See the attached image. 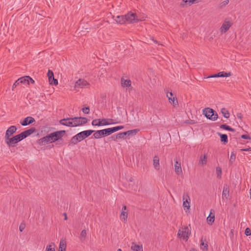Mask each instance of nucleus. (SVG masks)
<instances>
[{
	"label": "nucleus",
	"instance_id": "49",
	"mask_svg": "<svg viewBox=\"0 0 251 251\" xmlns=\"http://www.w3.org/2000/svg\"><path fill=\"white\" fill-rule=\"evenodd\" d=\"M183 227H182L181 229H179L178 231L177 236L180 238H182L183 235Z\"/></svg>",
	"mask_w": 251,
	"mask_h": 251
},
{
	"label": "nucleus",
	"instance_id": "50",
	"mask_svg": "<svg viewBox=\"0 0 251 251\" xmlns=\"http://www.w3.org/2000/svg\"><path fill=\"white\" fill-rule=\"evenodd\" d=\"M20 84V81H19V79H18V80H17L15 83L13 84V86H12V90H14V89L16 87V86L18 85H19Z\"/></svg>",
	"mask_w": 251,
	"mask_h": 251
},
{
	"label": "nucleus",
	"instance_id": "11",
	"mask_svg": "<svg viewBox=\"0 0 251 251\" xmlns=\"http://www.w3.org/2000/svg\"><path fill=\"white\" fill-rule=\"evenodd\" d=\"M183 206L189 209L190 207V198L188 193H184L183 195Z\"/></svg>",
	"mask_w": 251,
	"mask_h": 251
},
{
	"label": "nucleus",
	"instance_id": "37",
	"mask_svg": "<svg viewBox=\"0 0 251 251\" xmlns=\"http://www.w3.org/2000/svg\"><path fill=\"white\" fill-rule=\"evenodd\" d=\"M236 158V154L232 151L231 153L230 159H229V162L231 164H232L233 162L235 161Z\"/></svg>",
	"mask_w": 251,
	"mask_h": 251
},
{
	"label": "nucleus",
	"instance_id": "57",
	"mask_svg": "<svg viewBox=\"0 0 251 251\" xmlns=\"http://www.w3.org/2000/svg\"><path fill=\"white\" fill-rule=\"evenodd\" d=\"M213 214H215L214 210L212 209L210 210V214L209 215H213Z\"/></svg>",
	"mask_w": 251,
	"mask_h": 251
},
{
	"label": "nucleus",
	"instance_id": "58",
	"mask_svg": "<svg viewBox=\"0 0 251 251\" xmlns=\"http://www.w3.org/2000/svg\"><path fill=\"white\" fill-rule=\"evenodd\" d=\"M63 215L64 216V220H67V214L66 213H64L63 214Z\"/></svg>",
	"mask_w": 251,
	"mask_h": 251
},
{
	"label": "nucleus",
	"instance_id": "63",
	"mask_svg": "<svg viewBox=\"0 0 251 251\" xmlns=\"http://www.w3.org/2000/svg\"><path fill=\"white\" fill-rule=\"evenodd\" d=\"M58 251H66V250H63L62 249L59 250Z\"/></svg>",
	"mask_w": 251,
	"mask_h": 251
},
{
	"label": "nucleus",
	"instance_id": "36",
	"mask_svg": "<svg viewBox=\"0 0 251 251\" xmlns=\"http://www.w3.org/2000/svg\"><path fill=\"white\" fill-rule=\"evenodd\" d=\"M126 135V132H121L116 134V136H117V139H125Z\"/></svg>",
	"mask_w": 251,
	"mask_h": 251
},
{
	"label": "nucleus",
	"instance_id": "9",
	"mask_svg": "<svg viewBox=\"0 0 251 251\" xmlns=\"http://www.w3.org/2000/svg\"><path fill=\"white\" fill-rule=\"evenodd\" d=\"M231 73L229 72H220L217 74H215L212 75H211L208 76L207 78H214V77H229L231 75Z\"/></svg>",
	"mask_w": 251,
	"mask_h": 251
},
{
	"label": "nucleus",
	"instance_id": "56",
	"mask_svg": "<svg viewBox=\"0 0 251 251\" xmlns=\"http://www.w3.org/2000/svg\"><path fill=\"white\" fill-rule=\"evenodd\" d=\"M126 210H127L126 206V205L123 206L122 209V211H127Z\"/></svg>",
	"mask_w": 251,
	"mask_h": 251
},
{
	"label": "nucleus",
	"instance_id": "22",
	"mask_svg": "<svg viewBox=\"0 0 251 251\" xmlns=\"http://www.w3.org/2000/svg\"><path fill=\"white\" fill-rule=\"evenodd\" d=\"M71 120L73 122L74 127L81 126L79 117H74L71 118Z\"/></svg>",
	"mask_w": 251,
	"mask_h": 251
},
{
	"label": "nucleus",
	"instance_id": "64",
	"mask_svg": "<svg viewBox=\"0 0 251 251\" xmlns=\"http://www.w3.org/2000/svg\"><path fill=\"white\" fill-rule=\"evenodd\" d=\"M117 251H122V250L121 249H119Z\"/></svg>",
	"mask_w": 251,
	"mask_h": 251
},
{
	"label": "nucleus",
	"instance_id": "7",
	"mask_svg": "<svg viewBox=\"0 0 251 251\" xmlns=\"http://www.w3.org/2000/svg\"><path fill=\"white\" fill-rule=\"evenodd\" d=\"M233 23L231 21L228 20L226 19L222 24L221 27V30L222 32H226L229 28L232 26Z\"/></svg>",
	"mask_w": 251,
	"mask_h": 251
},
{
	"label": "nucleus",
	"instance_id": "30",
	"mask_svg": "<svg viewBox=\"0 0 251 251\" xmlns=\"http://www.w3.org/2000/svg\"><path fill=\"white\" fill-rule=\"evenodd\" d=\"M215 221V214H213V215H209L207 218V223L211 225Z\"/></svg>",
	"mask_w": 251,
	"mask_h": 251
},
{
	"label": "nucleus",
	"instance_id": "31",
	"mask_svg": "<svg viewBox=\"0 0 251 251\" xmlns=\"http://www.w3.org/2000/svg\"><path fill=\"white\" fill-rule=\"evenodd\" d=\"M92 125L93 126H102V124L100 122V119L93 120L92 122Z\"/></svg>",
	"mask_w": 251,
	"mask_h": 251
},
{
	"label": "nucleus",
	"instance_id": "39",
	"mask_svg": "<svg viewBox=\"0 0 251 251\" xmlns=\"http://www.w3.org/2000/svg\"><path fill=\"white\" fill-rule=\"evenodd\" d=\"M19 79L20 84H22V83H23V84L27 83V84L28 80H27V78H25V76L21 77L20 78H19Z\"/></svg>",
	"mask_w": 251,
	"mask_h": 251
},
{
	"label": "nucleus",
	"instance_id": "3",
	"mask_svg": "<svg viewBox=\"0 0 251 251\" xmlns=\"http://www.w3.org/2000/svg\"><path fill=\"white\" fill-rule=\"evenodd\" d=\"M94 130L92 129H88L81 131L71 138L70 140V143L73 145H75L78 142H79L90 136L93 132H94Z\"/></svg>",
	"mask_w": 251,
	"mask_h": 251
},
{
	"label": "nucleus",
	"instance_id": "8",
	"mask_svg": "<svg viewBox=\"0 0 251 251\" xmlns=\"http://www.w3.org/2000/svg\"><path fill=\"white\" fill-rule=\"evenodd\" d=\"M47 76L50 84L54 85H57L58 84V80L57 79L54 78V74L51 70H48Z\"/></svg>",
	"mask_w": 251,
	"mask_h": 251
},
{
	"label": "nucleus",
	"instance_id": "38",
	"mask_svg": "<svg viewBox=\"0 0 251 251\" xmlns=\"http://www.w3.org/2000/svg\"><path fill=\"white\" fill-rule=\"evenodd\" d=\"M80 117V124L81 126L86 124L88 122V119L86 117Z\"/></svg>",
	"mask_w": 251,
	"mask_h": 251
},
{
	"label": "nucleus",
	"instance_id": "42",
	"mask_svg": "<svg viewBox=\"0 0 251 251\" xmlns=\"http://www.w3.org/2000/svg\"><path fill=\"white\" fill-rule=\"evenodd\" d=\"M86 235H87L86 230L85 229L82 230L80 233V238H81L80 239L82 240L81 238H83V239H84L86 238Z\"/></svg>",
	"mask_w": 251,
	"mask_h": 251
},
{
	"label": "nucleus",
	"instance_id": "44",
	"mask_svg": "<svg viewBox=\"0 0 251 251\" xmlns=\"http://www.w3.org/2000/svg\"><path fill=\"white\" fill-rule=\"evenodd\" d=\"M110 129L111 134L120 130L118 126L110 127Z\"/></svg>",
	"mask_w": 251,
	"mask_h": 251
},
{
	"label": "nucleus",
	"instance_id": "52",
	"mask_svg": "<svg viewBox=\"0 0 251 251\" xmlns=\"http://www.w3.org/2000/svg\"><path fill=\"white\" fill-rule=\"evenodd\" d=\"M187 2L189 3L188 0H182V2L180 3V5L182 7H184Z\"/></svg>",
	"mask_w": 251,
	"mask_h": 251
},
{
	"label": "nucleus",
	"instance_id": "33",
	"mask_svg": "<svg viewBox=\"0 0 251 251\" xmlns=\"http://www.w3.org/2000/svg\"><path fill=\"white\" fill-rule=\"evenodd\" d=\"M127 215L128 214L127 211H122L120 215V218L122 220H124V221H126Z\"/></svg>",
	"mask_w": 251,
	"mask_h": 251
},
{
	"label": "nucleus",
	"instance_id": "34",
	"mask_svg": "<svg viewBox=\"0 0 251 251\" xmlns=\"http://www.w3.org/2000/svg\"><path fill=\"white\" fill-rule=\"evenodd\" d=\"M46 251H55V244L52 243L50 245L47 246Z\"/></svg>",
	"mask_w": 251,
	"mask_h": 251
},
{
	"label": "nucleus",
	"instance_id": "41",
	"mask_svg": "<svg viewBox=\"0 0 251 251\" xmlns=\"http://www.w3.org/2000/svg\"><path fill=\"white\" fill-rule=\"evenodd\" d=\"M228 3L229 0H226L220 4L219 7L220 8H223V7H225L226 5H227Z\"/></svg>",
	"mask_w": 251,
	"mask_h": 251
},
{
	"label": "nucleus",
	"instance_id": "28",
	"mask_svg": "<svg viewBox=\"0 0 251 251\" xmlns=\"http://www.w3.org/2000/svg\"><path fill=\"white\" fill-rule=\"evenodd\" d=\"M220 127L221 129L228 130L230 131H232V132L235 131V129L231 128L230 126H229L226 124H223V125H220Z\"/></svg>",
	"mask_w": 251,
	"mask_h": 251
},
{
	"label": "nucleus",
	"instance_id": "59",
	"mask_svg": "<svg viewBox=\"0 0 251 251\" xmlns=\"http://www.w3.org/2000/svg\"><path fill=\"white\" fill-rule=\"evenodd\" d=\"M119 126V128L120 130L123 129L124 127V126Z\"/></svg>",
	"mask_w": 251,
	"mask_h": 251
},
{
	"label": "nucleus",
	"instance_id": "16",
	"mask_svg": "<svg viewBox=\"0 0 251 251\" xmlns=\"http://www.w3.org/2000/svg\"><path fill=\"white\" fill-rule=\"evenodd\" d=\"M89 85L90 84L86 80L83 79H79L75 82V88H83Z\"/></svg>",
	"mask_w": 251,
	"mask_h": 251
},
{
	"label": "nucleus",
	"instance_id": "4",
	"mask_svg": "<svg viewBox=\"0 0 251 251\" xmlns=\"http://www.w3.org/2000/svg\"><path fill=\"white\" fill-rule=\"evenodd\" d=\"M202 114L208 119L215 121L218 118L217 112L213 109L207 107L203 109Z\"/></svg>",
	"mask_w": 251,
	"mask_h": 251
},
{
	"label": "nucleus",
	"instance_id": "32",
	"mask_svg": "<svg viewBox=\"0 0 251 251\" xmlns=\"http://www.w3.org/2000/svg\"><path fill=\"white\" fill-rule=\"evenodd\" d=\"M139 131L138 129H135L133 130H128L127 131H126L127 136H132L133 135H135L137 132Z\"/></svg>",
	"mask_w": 251,
	"mask_h": 251
},
{
	"label": "nucleus",
	"instance_id": "61",
	"mask_svg": "<svg viewBox=\"0 0 251 251\" xmlns=\"http://www.w3.org/2000/svg\"><path fill=\"white\" fill-rule=\"evenodd\" d=\"M250 199H251V189H250Z\"/></svg>",
	"mask_w": 251,
	"mask_h": 251
},
{
	"label": "nucleus",
	"instance_id": "27",
	"mask_svg": "<svg viewBox=\"0 0 251 251\" xmlns=\"http://www.w3.org/2000/svg\"><path fill=\"white\" fill-rule=\"evenodd\" d=\"M207 154H204L203 156L201 155L200 156L199 163L201 164L202 165H204L207 163Z\"/></svg>",
	"mask_w": 251,
	"mask_h": 251
},
{
	"label": "nucleus",
	"instance_id": "21",
	"mask_svg": "<svg viewBox=\"0 0 251 251\" xmlns=\"http://www.w3.org/2000/svg\"><path fill=\"white\" fill-rule=\"evenodd\" d=\"M153 167L156 170H158L160 168L159 158L157 155H155L153 159Z\"/></svg>",
	"mask_w": 251,
	"mask_h": 251
},
{
	"label": "nucleus",
	"instance_id": "62",
	"mask_svg": "<svg viewBox=\"0 0 251 251\" xmlns=\"http://www.w3.org/2000/svg\"><path fill=\"white\" fill-rule=\"evenodd\" d=\"M133 180V179L132 177H131V178L129 179V181H130V182H132Z\"/></svg>",
	"mask_w": 251,
	"mask_h": 251
},
{
	"label": "nucleus",
	"instance_id": "1",
	"mask_svg": "<svg viewBox=\"0 0 251 251\" xmlns=\"http://www.w3.org/2000/svg\"><path fill=\"white\" fill-rule=\"evenodd\" d=\"M65 133L66 131L64 130L53 132L38 140V143L41 146H43L50 142L58 141L57 144H61L62 143L60 142V141L63 142L62 138Z\"/></svg>",
	"mask_w": 251,
	"mask_h": 251
},
{
	"label": "nucleus",
	"instance_id": "10",
	"mask_svg": "<svg viewBox=\"0 0 251 251\" xmlns=\"http://www.w3.org/2000/svg\"><path fill=\"white\" fill-rule=\"evenodd\" d=\"M35 131L36 128L34 127H32L27 130L23 131L20 133V135L23 140L28 136L30 135L31 134L33 133Z\"/></svg>",
	"mask_w": 251,
	"mask_h": 251
},
{
	"label": "nucleus",
	"instance_id": "24",
	"mask_svg": "<svg viewBox=\"0 0 251 251\" xmlns=\"http://www.w3.org/2000/svg\"><path fill=\"white\" fill-rule=\"evenodd\" d=\"M200 248L203 251L208 250V245L206 243V239H204V240L203 238L201 239V241Z\"/></svg>",
	"mask_w": 251,
	"mask_h": 251
},
{
	"label": "nucleus",
	"instance_id": "14",
	"mask_svg": "<svg viewBox=\"0 0 251 251\" xmlns=\"http://www.w3.org/2000/svg\"><path fill=\"white\" fill-rule=\"evenodd\" d=\"M167 97L171 104H173L174 106L178 104L177 99L176 97H173V94L172 92H167Z\"/></svg>",
	"mask_w": 251,
	"mask_h": 251
},
{
	"label": "nucleus",
	"instance_id": "17",
	"mask_svg": "<svg viewBox=\"0 0 251 251\" xmlns=\"http://www.w3.org/2000/svg\"><path fill=\"white\" fill-rule=\"evenodd\" d=\"M183 235L182 238L186 241L188 240L189 236L191 234V231L189 230L187 226H184L183 228Z\"/></svg>",
	"mask_w": 251,
	"mask_h": 251
},
{
	"label": "nucleus",
	"instance_id": "18",
	"mask_svg": "<svg viewBox=\"0 0 251 251\" xmlns=\"http://www.w3.org/2000/svg\"><path fill=\"white\" fill-rule=\"evenodd\" d=\"M100 122L102 124V126L119 123V122H114L113 119L105 118L100 119Z\"/></svg>",
	"mask_w": 251,
	"mask_h": 251
},
{
	"label": "nucleus",
	"instance_id": "29",
	"mask_svg": "<svg viewBox=\"0 0 251 251\" xmlns=\"http://www.w3.org/2000/svg\"><path fill=\"white\" fill-rule=\"evenodd\" d=\"M221 113H222L223 116L225 118H228L230 116V114L229 111L226 109L225 108H223L221 109Z\"/></svg>",
	"mask_w": 251,
	"mask_h": 251
},
{
	"label": "nucleus",
	"instance_id": "51",
	"mask_svg": "<svg viewBox=\"0 0 251 251\" xmlns=\"http://www.w3.org/2000/svg\"><path fill=\"white\" fill-rule=\"evenodd\" d=\"M25 225L24 223H21L19 226V230L21 232H22L25 228Z\"/></svg>",
	"mask_w": 251,
	"mask_h": 251
},
{
	"label": "nucleus",
	"instance_id": "46",
	"mask_svg": "<svg viewBox=\"0 0 251 251\" xmlns=\"http://www.w3.org/2000/svg\"><path fill=\"white\" fill-rule=\"evenodd\" d=\"M25 78H27V80H28L27 84H29L30 82L32 84H34L35 83L34 80L31 77H30L29 76L26 75Z\"/></svg>",
	"mask_w": 251,
	"mask_h": 251
},
{
	"label": "nucleus",
	"instance_id": "26",
	"mask_svg": "<svg viewBox=\"0 0 251 251\" xmlns=\"http://www.w3.org/2000/svg\"><path fill=\"white\" fill-rule=\"evenodd\" d=\"M121 84L123 87H128L131 86V82L129 79H121Z\"/></svg>",
	"mask_w": 251,
	"mask_h": 251
},
{
	"label": "nucleus",
	"instance_id": "47",
	"mask_svg": "<svg viewBox=\"0 0 251 251\" xmlns=\"http://www.w3.org/2000/svg\"><path fill=\"white\" fill-rule=\"evenodd\" d=\"M188 1H189V5H191L192 4L197 3L202 1V0H188Z\"/></svg>",
	"mask_w": 251,
	"mask_h": 251
},
{
	"label": "nucleus",
	"instance_id": "53",
	"mask_svg": "<svg viewBox=\"0 0 251 251\" xmlns=\"http://www.w3.org/2000/svg\"><path fill=\"white\" fill-rule=\"evenodd\" d=\"M241 138L244 139H251V137L247 134H243L241 136Z\"/></svg>",
	"mask_w": 251,
	"mask_h": 251
},
{
	"label": "nucleus",
	"instance_id": "19",
	"mask_svg": "<svg viewBox=\"0 0 251 251\" xmlns=\"http://www.w3.org/2000/svg\"><path fill=\"white\" fill-rule=\"evenodd\" d=\"M175 171L176 173L178 175L182 173L180 163L178 162L177 160L175 161Z\"/></svg>",
	"mask_w": 251,
	"mask_h": 251
},
{
	"label": "nucleus",
	"instance_id": "20",
	"mask_svg": "<svg viewBox=\"0 0 251 251\" xmlns=\"http://www.w3.org/2000/svg\"><path fill=\"white\" fill-rule=\"evenodd\" d=\"M229 187L227 185H225L223 187V191L222 193L223 198L227 199L229 196Z\"/></svg>",
	"mask_w": 251,
	"mask_h": 251
},
{
	"label": "nucleus",
	"instance_id": "40",
	"mask_svg": "<svg viewBox=\"0 0 251 251\" xmlns=\"http://www.w3.org/2000/svg\"><path fill=\"white\" fill-rule=\"evenodd\" d=\"M222 169L219 167H216V174L217 175V177L221 178L222 175Z\"/></svg>",
	"mask_w": 251,
	"mask_h": 251
},
{
	"label": "nucleus",
	"instance_id": "55",
	"mask_svg": "<svg viewBox=\"0 0 251 251\" xmlns=\"http://www.w3.org/2000/svg\"><path fill=\"white\" fill-rule=\"evenodd\" d=\"M241 151H251V148L249 147L248 148L242 149Z\"/></svg>",
	"mask_w": 251,
	"mask_h": 251
},
{
	"label": "nucleus",
	"instance_id": "35",
	"mask_svg": "<svg viewBox=\"0 0 251 251\" xmlns=\"http://www.w3.org/2000/svg\"><path fill=\"white\" fill-rule=\"evenodd\" d=\"M66 242L61 240L60 242L59 250L62 249L63 250H66Z\"/></svg>",
	"mask_w": 251,
	"mask_h": 251
},
{
	"label": "nucleus",
	"instance_id": "45",
	"mask_svg": "<svg viewBox=\"0 0 251 251\" xmlns=\"http://www.w3.org/2000/svg\"><path fill=\"white\" fill-rule=\"evenodd\" d=\"M81 110L84 114H89L90 112V108L89 106L83 107Z\"/></svg>",
	"mask_w": 251,
	"mask_h": 251
},
{
	"label": "nucleus",
	"instance_id": "48",
	"mask_svg": "<svg viewBox=\"0 0 251 251\" xmlns=\"http://www.w3.org/2000/svg\"><path fill=\"white\" fill-rule=\"evenodd\" d=\"M245 234L246 236H250L251 235V230L250 228L247 227L245 231Z\"/></svg>",
	"mask_w": 251,
	"mask_h": 251
},
{
	"label": "nucleus",
	"instance_id": "15",
	"mask_svg": "<svg viewBox=\"0 0 251 251\" xmlns=\"http://www.w3.org/2000/svg\"><path fill=\"white\" fill-rule=\"evenodd\" d=\"M35 119L30 116H28L24 119L23 121L20 122V124L23 126H26L34 122Z\"/></svg>",
	"mask_w": 251,
	"mask_h": 251
},
{
	"label": "nucleus",
	"instance_id": "6",
	"mask_svg": "<svg viewBox=\"0 0 251 251\" xmlns=\"http://www.w3.org/2000/svg\"><path fill=\"white\" fill-rule=\"evenodd\" d=\"M23 139L21 137V135L19 134L12 137H10L8 138L5 139V142L8 147H14L18 142H20Z\"/></svg>",
	"mask_w": 251,
	"mask_h": 251
},
{
	"label": "nucleus",
	"instance_id": "5",
	"mask_svg": "<svg viewBox=\"0 0 251 251\" xmlns=\"http://www.w3.org/2000/svg\"><path fill=\"white\" fill-rule=\"evenodd\" d=\"M94 133L91 137V138L99 139L101 137L107 136L111 134L110 128H105L103 129L97 130L94 131Z\"/></svg>",
	"mask_w": 251,
	"mask_h": 251
},
{
	"label": "nucleus",
	"instance_id": "2",
	"mask_svg": "<svg viewBox=\"0 0 251 251\" xmlns=\"http://www.w3.org/2000/svg\"><path fill=\"white\" fill-rule=\"evenodd\" d=\"M117 23L124 24L126 22L129 23H134L138 22L137 16L135 13H128L126 15L118 16L115 19Z\"/></svg>",
	"mask_w": 251,
	"mask_h": 251
},
{
	"label": "nucleus",
	"instance_id": "12",
	"mask_svg": "<svg viewBox=\"0 0 251 251\" xmlns=\"http://www.w3.org/2000/svg\"><path fill=\"white\" fill-rule=\"evenodd\" d=\"M59 123L63 126L74 127L73 122L71 120V118H67L61 119L59 121Z\"/></svg>",
	"mask_w": 251,
	"mask_h": 251
},
{
	"label": "nucleus",
	"instance_id": "25",
	"mask_svg": "<svg viewBox=\"0 0 251 251\" xmlns=\"http://www.w3.org/2000/svg\"><path fill=\"white\" fill-rule=\"evenodd\" d=\"M131 249L132 251H143V247L142 245H136L134 243H132Z\"/></svg>",
	"mask_w": 251,
	"mask_h": 251
},
{
	"label": "nucleus",
	"instance_id": "23",
	"mask_svg": "<svg viewBox=\"0 0 251 251\" xmlns=\"http://www.w3.org/2000/svg\"><path fill=\"white\" fill-rule=\"evenodd\" d=\"M218 134L220 137V140L221 142L223 143L224 144H226L228 142V137L226 134H222L219 132L218 133Z\"/></svg>",
	"mask_w": 251,
	"mask_h": 251
},
{
	"label": "nucleus",
	"instance_id": "13",
	"mask_svg": "<svg viewBox=\"0 0 251 251\" xmlns=\"http://www.w3.org/2000/svg\"><path fill=\"white\" fill-rule=\"evenodd\" d=\"M17 130V127L15 126H10L6 131L5 139L11 137Z\"/></svg>",
	"mask_w": 251,
	"mask_h": 251
},
{
	"label": "nucleus",
	"instance_id": "43",
	"mask_svg": "<svg viewBox=\"0 0 251 251\" xmlns=\"http://www.w3.org/2000/svg\"><path fill=\"white\" fill-rule=\"evenodd\" d=\"M108 141L110 142L112 141H116L117 140V136L116 135H113L112 136L107 138Z\"/></svg>",
	"mask_w": 251,
	"mask_h": 251
},
{
	"label": "nucleus",
	"instance_id": "60",
	"mask_svg": "<svg viewBox=\"0 0 251 251\" xmlns=\"http://www.w3.org/2000/svg\"><path fill=\"white\" fill-rule=\"evenodd\" d=\"M195 123V122H194V121L193 120H191V122L189 123V124H194Z\"/></svg>",
	"mask_w": 251,
	"mask_h": 251
},
{
	"label": "nucleus",
	"instance_id": "54",
	"mask_svg": "<svg viewBox=\"0 0 251 251\" xmlns=\"http://www.w3.org/2000/svg\"><path fill=\"white\" fill-rule=\"evenodd\" d=\"M236 116L238 119H240L241 121H242L243 118V115L241 113H237L236 114Z\"/></svg>",
	"mask_w": 251,
	"mask_h": 251
}]
</instances>
